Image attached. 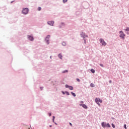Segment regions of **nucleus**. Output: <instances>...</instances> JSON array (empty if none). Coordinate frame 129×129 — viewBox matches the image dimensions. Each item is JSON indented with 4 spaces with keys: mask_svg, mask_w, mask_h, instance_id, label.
I'll return each mask as SVG.
<instances>
[{
    "mask_svg": "<svg viewBox=\"0 0 129 129\" xmlns=\"http://www.w3.org/2000/svg\"><path fill=\"white\" fill-rule=\"evenodd\" d=\"M112 81L111 80H110L109 82V83L111 84L112 83Z\"/></svg>",
    "mask_w": 129,
    "mask_h": 129,
    "instance_id": "obj_27",
    "label": "nucleus"
},
{
    "mask_svg": "<svg viewBox=\"0 0 129 129\" xmlns=\"http://www.w3.org/2000/svg\"><path fill=\"white\" fill-rule=\"evenodd\" d=\"M123 127H124V128L126 129V128H127V127H126V124H124Z\"/></svg>",
    "mask_w": 129,
    "mask_h": 129,
    "instance_id": "obj_23",
    "label": "nucleus"
},
{
    "mask_svg": "<svg viewBox=\"0 0 129 129\" xmlns=\"http://www.w3.org/2000/svg\"><path fill=\"white\" fill-rule=\"evenodd\" d=\"M67 72H68V70H66V71H63V72H62V73H67Z\"/></svg>",
    "mask_w": 129,
    "mask_h": 129,
    "instance_id": "obj_20",
    "label": "nucleus"
},
{
    "mask_svg": "<svg viewBox=\"0 0 129 129\" xmlns=\"http://www.w3.org/2000/svg\"><path fill=\"white\" fill-rule=\"evenodd\" d=\"M81 36L84 40V43L86 44L87 38H88V35H86V34L84 32H82Z\"/></svg>",
    "mask_w": 129,
    "mask_h": 129,
    "instance_id": "obj_1",
    "label": "nucleus"
},
{
    "mask_svg": "<svg viewBox=\"0 0 129 129\" xmlns=\"http://www.w3.org/2000/svg\"><path fill=\"white\" fill-rule=\"evenodd\" d=\"M47 24L50 26H53L54 25V21H49L47 22Z\"/></svg>",
    "mask_w": 129,
    "mask_h": 129,
    "instance_id": "obj_10",
    "label": "nucleus"
},
{
    "mask_svg": "<svg viewBox=\"0 0 129 129\" xmlns=\"http://www.w3.org/2000/svg\"><path fill=\"white\" fill-rule=\"evenodd\" d=\"M42 10V8L41 7H38V11H41Z\"/></svg>",
    "mask_w": 129,
    "mask_h": 129,
    "instance_id": "obj_24",
    "label": "nucleus"
},
{
    "mask_svg": "<svg viewBox=\"0 0 129 129\" xmlns=\"http://www.w3.org/2000/svg\"><path fill=\"white\" fill-rule=\"evenodd\" d=\"M70 86H69L68 85H66V88H69Z\"/></svg>",
    "mask_w": 129,
    "mask_h": 129,
    "instance_id": "obj_22",
    "label": "nucleus"
},
{
    "mask_svg": "<svg viewBox=\"0 0 129 129\" xmlns=\"http://www.w3.org/2000/svg\"><path fill=\"white\" fill-rule=\"evenodd\" d=\"M90 86H91V87H94V86H95L94 85V84L91 83L90 84Z\"/></svg>",
    "mask_w": 129,
    "mask_h": 129,
    "instance_id": "obj_14",
    "label": "nucleus"
},
{
    "mask_svg": "<svg viewBox=\"0 0 129 129\" xmlns=\"http://www.w3.org/2000/svg\"><path fill=\"white\" fill-rule=\"evenodd\" d=\"M100 66H101V67H104V66H103V64L102 63H100Z\"/></svg>",
    "mask_w": 129,
    "mask_h": 129,
    "instance_id": "obj_25",
    "label": "nucleus"
},
{
    "mask_svg": "<svg viewBox=\"0 0 129 129\" xmlns=\"http://www.w3.org/2000/svg\"><path fill=\"white\" fill-rule=\"evenodd\" d=\"M66 93H67V94L68 95H69V92H66Z\"/></svg>",
    "mask_w": 129,
    "mask_h": 129,
    "instance_id": "obj_28",
    "label": "nucleus"
},
{
    "mask_svg": "<svg viewBox=\"0 0 129 129\" xmlns=\"http://www.w3.org/2000/svg\"><path fill=\"white\" fill-rule=\"evenodd\" d=\"M78 82H80V80L79 79H77Z\"/></svg>",
    "mask_w": 129,
    "mask_h": 129,
    "instance_id": "obj_26",
    "label": "nucleus"
},
{
    "mask_svg": "<svg viewBox=\"0 0 129 129\" xmlns=\"http://www.w3.org/2000/svg\"><path fill=\"white\" fill-rule=\"evenodd\" d=\"M111 125H112V127H113V128H114L115 127V125H114V124L112 123V124H111Z\"/></svg>",
    "mask_w": 129,
    "mask_h": 129,
    "instance_id": "obj_17",
    "label": "nucleus"
},
{
    "mask_svg": "<svg viewBox=\"0 0 129 129\" xmlns=\"http://www.w3.org/2000/svg\"><path fill=\"white\" fill-rule=\"evenodd\" d=\"M99 102L100 103H102V100L99 99Z\"/></svg>",
    "mask_w": 129,
    "mask_h": 129,
    "instance_id": "obj_18",
    "label": "nucleus"
},
{
    "mask_svg": "<svg viewBox=\"0 0 129 129\" xmlns=\"http://www.w3.org/2000/svg\"><path fill=\"white\" fill-rule=\"evenodd\" d=\"M29 13V9L28 8H25L23 9L22 14L24 15H27Z\"/></svg>",
    "mask_w": 129,
    "mask_h": 129,
    "instance_id": "obj_4",
    "label": "nucleus"
},
{
    "mask_svg": "<svg viewBox=\"0 0 129 129\" xmlns=\"http://www.w3.org/2000/svg\"><path fill=\"white\" fill-rule=\"evenodd\" d=\"M124 32L125 33V34H126L127 35H129V28L127 27L126 29H124Z\"/></svg>",
    "mask_w": 129,
    "mask_h": 129,
    "instance_id": "obj_6",
    "label": "nucleus"
},
{
    "mask_svg": "<svg viewBox=\"0 0 129 129\" xmlns=\"http://www.w3.org/2000/svg\"><path fill=\"white\" fill-rule=\"evenodd\" d=\"M49 126H50V127H52V125H50Z\"/></svg>",
    "mask_w": 129,
    "mask_h": 129,
    "instance_id": "obj_34",
    "label": "nucleus"
},
{
    "mask_svg": "<svg viewBox=\"0 0 129 129\" xmlns=\"http://www.w3.org/2000/svg\"><path fill=\"white\" fill-rule=\"evenodd\" d=\"M69 89L70 90H73V87L71 86H70V87H69Z\"/></svg>",
    "mask_w": 129,
    "mask_h": 129,
    "instance_id": "obj_12",
    "label": "nucleus"
},
{
    "mask_svg": "<svg viewBox=\"0 0 129 129\" xmlns=\"http://www.w3.org/2000/svg\"><path fill=\"white\" fill-rule=\"evenodd\" d=\"M100 42L101 44H102V46H106V42L104 41V40H103L102 38L100 39Z\"/></svg>",
    "mask_w": 129,
    "mask_h": 129,
    "instance_id": "obj_5",
    "label": "nucleus"
},
{
    "mask_svg": "<svg viewBox=\"0 0 129 129\" xmlns=\"http://www.w3.org/2000/svg\"><path fill=\"white\" fill-rule=\"evenodd\" d=\"M119 34H120L119 35L120 38H121V39H123V40H124V37H125V34H124L123 32H122V31H120Z\"/></svg>",
    "mask_w": 129,
    "mask_h": 129,
    "instance_id": "obj_3",
    "label": "nucleus"
},
{
    "mask_svg": "<svg viewBox=\"0 0 129 129\" xmlns=\"http://www.w3.org/2000/svg\"><path fill=\"white\" fill-rule=\"evenodd\" d=\"M101 125L103 128H105V127H110V124L109 123H106L105 122H102Z\"/></svg>",
    "mask_w": 129,
    "mask_h": 129,
    "instance_id": "obj_2",
    "label": "nucleus"
},
{
    "mask_svg": "<svg viewBox=\"0 0 129 129\" xmlns=\"http://www.w3.org/2000/svg\"><path fill=\"white\" fill-rule=\"evenodd\" d=\"M28 129H32V128L31 127H29Z\"/></svg>",
    "mask_w": 129,
    "mask_h": 129,
    "instance_id": "obj_33",
    "label": "nucleus"
},
{
    "mask_svg": "<svg viewBox=\"0 0 129 129\" xmlns=\"http://www.w3.org/2000/svg\"><path fill=\"white\" fill-rule=\"evenodd\" d=\"M49 39H50V35H47L45 38V41H46L48 44H49Z\"/></svg>",
    "mask_w": 129,
    "mask_h": 129,
    "instance_id": "obj_8",
    "label": "nucleus"
},
{
    "mask_svg": "<svg viewBox=\"0 0 129 129\" xmlns=\"http://www.w3.org/2000/svg\"><path fill=\"white\" fill-rule=\"evenodd\" d=\"M81 103H83V101H81Z\"/></svg>",
    "mask_w": 129,
    "mask_h": 129,
    "instance_id": "obj_35",
    "label": "nucleus"
},
{
    "mask_svg": "<svg viewBox=\"0 0 129 129\" xmlns=\"http://www.w3.org/2000/svg\"><path fill=\"white\" fill-rule=\"evenodd\" d=\"M49 116H51V113H49Z\"/></svg>",
    "mask_w": 129,
    "mask_h": 129,
    "instance_id": "obj_29",
    "label": "nucleus"
},
{
    "mask_svg": "<svg viewBox=\"0 0 129 129\" xmlns=\"http://www.w3.org/2000/svg\"><path fill=\"white\" fill-rule=\"evenodd\" d=\"M68 0H63V3L65 4V3H67Z\"/></svg>",
    "mask_w": 129,
    "mask_h": 129,
    "instance_id": "obj_19",
    "label": "nucleus"
},
{
    "mask_svg": "<svg viewBox=\"0 0 129 129\" xmlns=\"http://www.w3.org/2000/svg\"><path fill=\"white\" fill-rule=\"evenodd\" d=\"M91 72H92V73H95V70H94V69H92L91 70Z\"/></svg>",
    "mask_w": 129,
    "mask_h": 129,
    "instance_id": "obj_13",
    "label": "nucleus"
},
{
    "mask_svg": "<svg viewBox=\"0 0 129 129\" xmlns=\"http://www.w3.org/2000/svg\"><path fill=\"white\" fill-rule=\"evenodd\" d=\"M81 106H82L83 108H85V109H87L88 108V107L85 104H82Z\"/></svg>",
    "mask_w": 129,
    "mask_h": 129,
    "instance_id": "obj_7",
    "label": "nucleus"
},
{
    "mask_svg": "<svg viewBox=\"0 0 129 129\" xmlns=\"http://www.w3.org/2000/svg\"><path fill=\"white\" fill-rule=\"evenodd\" d=\"M99 98H96L95 99V102L97 103L98 105H100V104H99Z\"/></svg>",
    "mask_w": 129,
    "mask_h": 129,
    "instance_id": "obj_9",
    "label": "nucleus"
},
{
    "mask_svg": "<svg viewBox=\"0 0 129 129\" xmlns=\"http://www.w3.org/2000/svg\"><path fill=\"white\" fill-rule=\"evenodd\" d=\"M28 39L30 41H33L34 40V37L31 35H28Z\"/></svg>",
    "mask_w": 129,
    "mask_h": 129,
    "instance_id": "obj_11",
    "label": "nucleus"
},
{
    "mask_svg": "<svg viewBox=\"0 0 129 129\" xmlns=\"http://www.w3.org/2000/svg\"><path fill=\"white\" fill-rule=\"evenodd\" d=\"M71 94H72L73 96H74L75 97V96H76V94H75V93L71 92Z\"/></svg>",
    "mask_w": 129,
    "mask_h": 129,
    "instance_id": "obj_15",
    "label": "nucleus"
},
{
    "mask_svg": "<svg viewBox=\"0 0 129 129\" xmlns=\"http://www.w3.org/2000/svg\"><path fill=\"white\" fill-rule=\"evenodd\" d=\"M40 89H41V90H42V87H41Z\"/></svg>",
    "mask_w": 129,
    "mask_h": 129,
    "instance_id": "obj_36",
    "label": "nucleus"
},
{
    "mask_svg": "<svg viewBox=\"0 0 129 129\" xmlns=\"http://www.w3.org/2000/svg\"><path fill=\"white\" fill-rule=\"evenodd\" d=\"M62 44L63 46H66V43H65L64 42H62Z\"/></svg>",
    "mask_w": 129,
    "mask_h": 129,
    "instance_id": "obj_21",
    "label": "nucleus"
},
{
    "mask_svg": "<svg viewBox=\"0 0 129 129\" xmlns=\"http://www.w3.org/2000/svg\"><path fill=\"white\" fill-rule=\"evenodd\" d=\"M58 57H59V58H60V59H62V54H58Z\"/></svg>",
    "mask_w": 129,
    "mask_h": 129,
    "instance_id": "obj_16",
    "label": "nucleus"
},
{
    "mask_svg": "<svg viewBox=\"0 0 129 129\" xmlns=\"http://www.w3.org/2000/svg\"><path fill=\"white\" fill-rule=\"evenodd\" d=\"M70 125H71V126H72V123H70Z\"/></svg>",
    "mask_w": 129,
    "mask_h": 129,
    "instance_id": "obj_31",
    "label": "nucleus"
},
{
    "mask_svg": "<svg viewBox=\"0 0 129 129\" xmlns=\"http://www.w3.org/2000/svg\"><path fill=\"white\" fill-rule=\"evenodd\" d=\"M112 119H114V118L113 117H111Z\"/></svg>",
    "mask_w": 129,
    "mask_h": 129,
    "instance_id": "obj_32",
    "label": "nucleus"
},
{
    "mask_svg": "<svg viewBox=\"0 0 129 129\" xmlns=\"http://www.w3.org/2000/svg\"><path fill=\"white\" fill-rule=\"evenodd\" d=\"M53 121H54V119H55V116H53Z\"/></svg>",
    "mask_w": 129,
    "mask_h": 129,
    "instance_id": "obj_30",
    "label": "nucleus"
}]
</instances>
